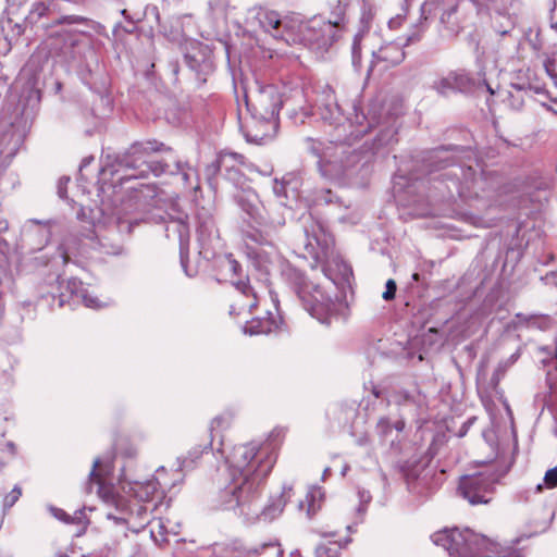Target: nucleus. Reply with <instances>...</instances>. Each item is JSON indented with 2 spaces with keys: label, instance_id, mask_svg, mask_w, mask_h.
Wrapping results in <instances>:
<instances>
[{
  "label": "nucleus",
  "instance_id": "f257e3e1",
  "mask_svg": "<svg viewBox=\"0 0 557 557\" xmlns=\"http://www.w3.org/2000/svg\"><path fill=\"white\" fill-rule=\"evenodd\" d=\"M318 108L321 119L330 125H334L337 134L327 143L307 137L305 139L306 149L318 158L317 165L322 177L329 181H339L348 168L354 166L363 158L360 151L351 149L352 141L379 124V119L374 111H370L369 115L358 112L356 106L352 107L354 117H346L344 109L330 86L323 87L318 100Z\"/></svg>",
  "mask_w": 557,
  "mask_h": 557
},
{
  "label": "nucleus",
  "instance_id": "f03ea898",
  "mask_svg": "<svg viewBox=\"0 0 557 557\" xmlns=\"http://www.w3.org/2000/svg\"><path fill=\"white\" fill-rule=\"evenodd\" d=\"M162 147L163 144L156 140L135 143L124 154L115 157L112 163L110 162V156H107L101 173L111 176L122 173L117 178L121 183L133 178H144L150 173L154 176L173 173L169 163L151 157V152L160 151Z\"/></svg>",
  "mask_w": 557,
  "mask_h": 557
},
{
  "label": "nucleus",
  "instance_id": "7ed1b4c3",
  "mask_svg": "<svg viewBox=\"0 0 557 557\" xmlns=\"http://www.w3.org/2000/svg\"><path fill=\"white\" fill-rule=\"evenodd\" d=\"M432 541L458 557H521L518 552L505 548L468 527L445 528L434 533Z\"/></svg>",
  "mask_w": 557,
  "mask_h": 557
},
{
  "label": "nucleus",
  "instance_id": "20e7f679",
  "mask_svg": "<svg viewBox=\"0 0 557 557\" xmlns=\"http://www.w3.org/2000/svg\"><path fill=\"white\" fill-rule=\"evenodd\" d=\"M283 275L292 289L295 292L304 308L315 319L325 323L334 314L336 304L319 284L308 280L298 269L287 265Z\"/></svg>",
  "mask_w": 557,
  "mask_h": 557
},
{
  "label": "nucleus",
  "instance_id": "39448f33",
  "mask_svg": "<svg viewBox=\"0 0 557 557\" xmlns=\"http://www.w3.org/2000/svg\"><path fill=\"white\" fill-rule=\"evenodd\" d=\"M231 481L219 494V506L222 510L243 508L260 494V486L269 475V466L252 473H230Z\"/></svg>",
  "mask_w": 557,
  "mask_h": 557
},
{
  "label": "nucleus",
  "instance_id": "423d86ee",
  "mask_svg": "<svg viewBox=\"0 0 557 557\" xmlns=\"http://www.w3.org/2000/svg\"><path fill=\"white\" fill-rule=\"evenodd\" d=\"M88 18L81 15H63L45 26L48 32L46 45L52 55L62 57L73 61L77 57V49L82 42V34L67 28L71 25L86 24Z\"/></svg>",
  "mask_w": 557,
  "mask_h": 557
},
{
  "label": "nucleus",
  "instance_id": "0eeeda50",
  "mask_svg": "<svg viewBox=\"0 0 557 557\" xmlns=\"http://www.w3.org/2000/svg\"><path fill=\"white\" fill-rule=\"evenodd\" d=\"M230 473H257L269 466V473L276 461L275 456L268 454L256 443L237 445L226 459Z\"/></svg>",
  "mask_w": 557,
  "mask_h": 557
},
{
  "label": "nucleus",
  "instance_id": "6e6552de",
  "mask_svg": "<svg viewBox=\"0 0 557 557\" xmlns=\"http://www.w3.org/2000/svg\"><path fill=\"white\" fill-rule=\"evenodd\" d=\"M157 473V478H152L145 482H134L128 484L127 493L129 494V496L134 497L137 500V503H135L134 505H129L124 498H120L116 502L117 509H121L122 511H129V517H116L114 518L115 522H127V520L133 517L141 519L143 512H146L148 510V507L139 505V503H149L154 497H159L160 495L163 494V490L160 491V488H164L166 486V483L161 481L163 468L158 469Z\"/></svg>",
  "mask_w": 557,
  "mask_h": 557
},
{
  "label": "nucleus",
  "instance_id": "1a4fd4ad",
  "mask_svg": "<svg viewBox=\"0 0 557 557\" xmlns=\"http://www.w3.org/2000/svg\"><path fill=\"white\" fill-rule=\"evenodd\" d=\"M246 107L251 117L268 120L265 122L263 121V136L271 135L273 132L277 131V115L281 108V98L273 86L262 88L253 101L246 99Z\"/></svg>",
  "mask_w": 557,
  "mask_h": 557
},
{
  "label": "nucleus",
  "instance_id": "9d476101",
  "mask_svg": "<svg viewBox=\"0 0 557 557\" xmlns=\"http://www.w3.org/2000/svg\"><path fill=\"white\" fill-rule=\"evenodd\" d=\"M505 474L486 470L474 474H467L460 478L459 492L470 504H487L494 492V485Z\"/></svg>",
  "mask_w": 557,
  "mask_h": 557
},
{
  "label": "nucleus",
  "instance_id": "9b49d317",
  "mask_svg": "<svg viewBox=\"0 0 557 557\" xmlns=\"http://www.w3.org/2000/svg\"><path fill=\"white\" fill-rule=\"evenodd\" d=\"M447 178V189L453 197L457 194L462 199H472L479 196L483 180L471 166H454L444 174Z\"/></svg>",
  "mask_w": 557,
  "mask_h": 557
},
{
  "label": "nucleus",
  "instance_id": "f8f14e48",
  "mask_svg": "<svg viewBox=\"0 0 557 557\" xmlns=\"http://www.w3.org/2000/svg\"><path fill=\"white\" fill-rule=\"evenodd\" d=\"M484 8L482 0H457L442 14L441 22L449 35L457 36Z\"/></svg>",
  "mask_w": 557,
  "mask_h": 557
},
{
  "label": "nucleus",
  "instance_id": "ddd939ff",
  "mask_svg": "<svg viewBox=\"0 0 557 557\" xmlns=\"http://www.w3.org/2000/svg\"><path fill=\"white\" fill-rule=\"evenodd\" d=\"M257 20L262 29L270 34L276 41L286 45L295 44L298 40L296 23L289 18H282L275 11H260Z\"/></svg>",
  "mask_w": 557,
  "mask_h": 557
},
{
  "label": "nucleus",
  "instance_id": "4468645a",
  "mask_svg": "<svg viewBox=\"0 0 557 557\" xmlns=\"http://www.w3.org/2000/svg\"><path fill=\"white\" fill-rule=\"evenodd\" d=\"M234 199L237 205L246 212L252 220L258 224L269 226L271 228H277L284 225V219L282 214L273 216L271 214L264 215L262 213V203L252 189H243L234 195Z\"/></svg>",
  "mask_w": 557,
  "mask_h": 557
},
{
  "label": "nucleus",
  "instance_id": "2eb2a0df",
  "mask_svg": "<svg viewBox=\"0 0 557 557\" xmlns=\"http://www.w3.org/2000/svg\"><path fill=\"white\" fill-rule=\"evenodd\" d=\"M343 30L333 23L320 18L311 20L300 30L302 39L315 46L317 49H327L339 37Z\"/></svg>",
  "mask_w": 557,
  "mask_h": 557
},
{
  "label": "nucleus",
  "instance_id": "dca6fc26",
  "mask_svg": "<svg viewBox=\"0 0 557 557\" xmlns=\"http://www.w3.org/2000/svg\"><path fill=\"white\" fill-rule=\"evenodd\" d=\"M333 244V237L324 230L322 224L314 223L310 232L306 230L305 248L317 261H322L329 257Z\"/></svg>",
  "mask_w": 557,
  "mask_h": 557
},
{
  "label": "nucleus",
  "instance_id": "f3484780",
  "mask_svg": "<svg viewBox=\"0 0 557 557\" xmlns=\"http://www.w3.org/2000/svg\"><path fill=\"white\" fill-rule=\"evenodd\" d=\"M61 287H64L66 292H61L60 294V306H63L67 298L82 301L86 307L92 309H98L107 305L101 302L96 296L90 295L84 287L83 282L77 278L73 277L66 282H62Z\"/></svg>",
  "mask_w": 557,
  "mask_h": 557
},
{
  "label": "nucleus",
  "instance_id": "a211bd4d",
  "mask_svg": "<svg viewBox=\"0 0 557 557\" xmlns=\"http://www.w3.org/2000/svg\"><path fill=\"white\" fill-rule=\"evenodd\" d=\"M434 89L442 96L450 92H469L474 87L473 78L463 71L450 72L447 76L436 81Z\"/></svg>",
  "mask_w": 557,
  "mask_h": 557
},
{
  "label": "nucleus",
  "instance_id": "6ab92c4d",
  "mask_svg": "<svg viewBox=\"0 0 557 557\" xmlns=\"http://www.w3.org/2000/svg\"><path fill=\"white\" fill-rule=\"evenodd\" d=\"M166 236L177 234L180 244L181 264L186 275L191 276L187 269V258L189 249L190 232L187 223L183 219L171 220L165 226Z\"/></svg>",
  "mask_w": 557,
  "mask_h": 557
},
{
  "label": "nucleus",
  "instance_id": "aec40b11",
  "mask_svg": "<svg viewBox=\"0 0 557 557\" xmlns=\"http://www.w3.org/2000/svg\"><path fill=\"white\" fill-rule=\"evenodd\" d=\"M234 163L244 165L249 171H257L255 164L248 162L243 154L237 152H222L218 160L208 166V171L215 173L221 168H224L227 173V178L235 181L236 176L238 175V171L234 169Z\"/></svg>",
  "mask_w": 557,
  "mask_h": 557
},
{
  "label": "nucleus",
  "instance_id": "412c9836",
  "mask_svg": "<svg viewBox=\"0 0 557 557\" xmlns=\"http://www.w3.org/2000/svg\"><path fill=\"white\" fill-rule=\"evenodd\" d=\"M237 292V299L231 305V314H239L243 311H251L258 305V298L249 282L237 281L233 283Z\"/></svg>",
  "mask_w": 557,
  "mask_h": 557
},
{
  "label": "nucleus",
  "instance_id": "4be33fe9",
  "mask_svg": "<svg viewBox=\"0 0 557 557\" xmlns=\"http://www.w3.org/2000/svg\"><path fill=\"white\" fill-rule=\"evenodd\" d=\"M293 492V485L284 484L282 492L277 496H272L265 507L262 509L259 519L272 521L278 519L286 503L289 500Z\"/></svg>",
  "mask_w": 557,
  "mask_h": 557
},
{
  "label": "nucleus",
  "instance_id": "5701e85b",
  "mask_svg": "<svg viewBox=\"0 0 557 557\" xmlns=\"http://www.w3.org/2000/svg\"><path fill=\"white\" fill-rule=\"evenodd\" d=\"M510 86L518 92L533 91L534 94H543L545 90L544 84L541 83L536 73L531 69L520 71L516 81Z\"/></svg>",
  "mask_w": 557,
  "mask_h": 557
},
{
  "label": "nucleus",
  "instance_id": "b1692460",
  "mask_svg": "<svg viewBox=\"0 0 557 557\" xmlns=\"http://www.w3.org/2000/svg\"><path fill=\"white\" fill-rule=\"evenodd\" d=\"M404 428L405 422L403 420L391 422L388 418L382 417L376 423L375 431L383 443H389L393 446Z\"/></svg>",
  "mask_w": 557,
  "mask_h": 557
},
{
  "label": "nucleus",
  "instance_id": "393cba45",
  "mask_svg": "<svg viewBox=\"0 0 557 557\" xmlns=\"http://www.w3.org/2000/svg\"><path fill=\"white\" fill-rule=\"evenodd\" d=\"M323 497L324 493L321 487L313 486L308 491L306 499L298 504L299 511H306L305 519L311 520L315 517L322 507Z\"/></svg>",
  "mask_w": 557,
  "mask_h": 557
},
{
  "label": "nucleus",
  "instance_id": "a878e982",
  "mask_svg": "<svg viewBox=\"0 0 557 557\" xmlns=\"http://www.w3.org/2000/svg\"><path fill=\"white\" fill-rule=\"evenodd\" d=\"M263 121L265 122L268 120L251 117V121L244 126L243 132L247 141L257 145H262L271 140L275 136L277 131L273 132L271 135H262V133H264Z\"/></svg>",
  "mask_w": 557,
  "mask_h": 557
},
{
  "label": "nucleus",
  "instance_id": "bb28decb",
  "mask_svg": "<svg viewBox=\"0 0 557 557\" xmlns=\"http://www.w3.org/2000/svg\"><path fill=\"white\" fill-rule=\"evenodd\" d=\"M374 57L389 66H395L404 61L406 54L400 44L388 42L382 46Z\"/></svg>",
  "mask_w": 557,
  "mask_h": 557
},
{
  "label": "nucleus",
  "instance_id": "cd10ccee",
  "mask_svg": "<svg viewBox=\"0 0 557 557\" xmlns=\"http://www.w3.org/2000/svg\"><path fill=\"white\" fill-rule=\"evenodd\" d=\"M57 11L54 0H42L36 1L32 4L28 15L25 17V22L34 25L39 22L44 16H48Z\"/></svg>",
  "mask_w": 557,
  "mask_h": 557
},
{
  "label": "nucleus",
  "instance_id": "c85d7f7f",
  "mask_svg": "<svg viewBox=\"0 0 557 557\" xmlns=\"http://www.w3.org/2000/svg\"><path fill=\"white\" fill-rule=\"evenodd\" d=\"M90 247L106 255H119L122 246L104 234L96 233V239H90Z\"/></svg>",
  "mask_w": 557,
  "mask_h": 557
},
{
  "label": "nucleus",
  "instance_id": "c756f323",
  "mask_svg": "<svg viewBox=\"0 0 557 557\" xmlns=\"http://www.w3.org/2000/svg\"><path fill=\"white\" fill-rule=\"evenodd\" d=\"M331 17L327 22L333 23L337 28L344 30L347 3L342 0H331L329 2Z\"/></svg>",
  "mask_w": 557,
  "mask_h": 557
},
{
  "label": "nucleus",
  "instance_id": "7c9ffc66",
  "mask_svg": "<svg viewBox=\"0 0 557 557\" xmlns=\"http://www.w3.org/2000/svg\"><path fill=\"white\" fill-rule=\"evenodd\" d=\"M184 61L190 70L197 73H207L211 70V62L203 54L199 58L197 54L188 52L184 55Z\"/></svg>",
  "mask_w": 557,
  "mask_h": 557
},
{
  "label": "nucleus",
  "instance_id": "2f4dec72",
  "mask_svg": "<svg viewBox=\"0 0 557 557\" xmlns=\"http://www.w3.org/2000/svg\"><path fill=\"white\" fill-rule=\"evenodd\" d=\"M272 331V323L268 320H252L245 325L244 332L249 335L269 334Z\"/></svg>",
  "mask_w": 557,
  "mask_h": 557
},
{
  "label": "nucleus",
  "instance_id": "473e14b6",
  "mask_svg": "<svg viewBox=\"0 0 557 557\" xmlns=\"http://www.w3.org/2000/svg\"><path fill=\"white\" fill-rule=\"evenodd\" d=\"M27 24L29 23L25 22V20L22 23H14L11 18H8L7 27L9 28V32L7 34V39L10 42L17 41L21 38V36L25 33Z\"/></svg>",
  "mask_w": 557,
  "mask_h": 557
},
{
  "label": "nucleus",
  "instance_id": "72a5a7b5",
  "mask_svg": "<svg viewBox=\"0 0 557 557\" xmlns=\"http://www.w3.org/2000/svg\"><path fill=\"white\" fill-rule=\"evenodd\" d=\"M368 32V27H363L360 29L354 37L352 46H351V58H352V64L355 66H358L361 61V46L360 42L366 34Z\"/></svg>",
  "mask_w": 557,
  "mask_h": 557
},
{
  "label": "nucleus",
  "instance_id": "f704fd0d",
  "mask_svg": "<svg viewBox=\"0 0 557 557\" xmlns=\"http://www.w3.org/2000/svg\"><path fill=\"white\" fill-rule=\"evenodd\" d=\"M287 210L285 201H269L268 205L262 206L261 211L264 215L271 214L273 216H277L278 214H282L285 220V213Z\"/></svg>",
  "mask_w": 557,
  "mask_h": 557
},
{
  "label": "nucleus",
  "instance_id": "c9c22d12",
  "mask_svg": "<svg viewBox=\"0 0 557 557\" xmlns=\"http://www.w3.org/2000/svg\"><path fill=\"white\" fill-rule=\"evenodd\" d=\"M487 10H493L499 15L507 13L512 4V0H482Z\"/></svg>",
  "mask_w": 557,
  "mask_h": 557
},
{
  "label": "nucleus",
  "instance_id": "e433bc0d",
  "mask_svg": "<svg viewBox=\"0 0 557 557\" xmlns=\"http://www.w3.org/2000/svg\"><path fill=\"white\" fill-rule=\"evenodd\" d=\"M211 445L205 446L202 450H199L198 448H194L188 453V456L185 458H178V470H184L186 468H191L195 461L201 456V454L205 451L206 448H208Z\"/></svg>",
  "mask_w": 557,
  "mask_h": 557
},
{
  "label": "nucleus",
  "instance_id": "4c0bfd02",
  "mask_svg": "<svg viewBox=\"0 0 557 557\" xmlns=\"http://www.w3.org/2000/svg\"><path fill=\"white\" fill-rule=\"evenodd\" d=\"M49 510L51 511L52 513V517L54 519H58V520H61L63 522H82V519L83 517H75L73 518L72 520L70 519V517L66 515V512L60 508H55V507H49ZM82 516H84V519H86V522H89V518H87L85 515H84V511H81L79 512Z\"/></svg>",
  "mask_w": 557,
  "mask_h": 557
},
{
  "label": "nucleus",
  "instance_id": "58836bf2",
  "mask_svg": "<svg viewBox=\"0 0 557 557\" xmlns=\"http://www.w3.org/2000/svg\"><path fill=\"white\" fill-rule=\"evenodd\" d=\"M407 486L411 493L424 495L425 475L423 478L407 476Z\"/></svg>",
  "mask_w": 557,
  "mask_h": 557
},
{
  "label": "nucleus",
  "instance_id": "ea45409f",
  "mask_svg": "<svg viewBox=\"0 0 557 557\" xmlns=\"http://www.w3.org/2000/svg\"><path fill=\"white\" fill-rule=\"evenodd\" d=\"M444 153H446L445 149L434 150L430 153L428 161L431 162L432 166L436 164V169L445 168L448 165V158L443 157Z\"/></svg>",
  "mask_w": 557,
  "mask_h": 557
},
{
  "label": "nucleus",
  "instance_id": "a19ab883",
  "mask_svg": "<svg viewBox=\"0 0 557 557\" xmlns=\"http://www.w3.org/2000/svg\"><path fill=\"white\" fill-rule=\"evenodd\" d=\"M359 506L357 507V518H362L363 513L367 511L368 504L371 502V495L368 491L359 490L358 491Z\"/></svg>",
  "mask_w": 557,
  "mask_h": 557
},
{
  "label": "nucleus",
  "instance_id": "79ce46f5",
  "mask_svg": "<svg viewBox=\"0 0 557 557\" xmlns=\"http://www.w3.org/2000/svg\"><path fill=\"white\" fill-rule=\"evenodd\" d=\"M220 267L234 275H237L242 269L240 264L231 255L221 260Z\"/></svg>",
  "mask_w": 557,
  "mask_h": 557
},
{
  "label": "nucleus",
  "instance_id": "37998d69",
  "mask_svg": "<svg viewBox=\"0 0 557 557\" xmlns=\"http://www.w3.org/2000/svg\"><path fill=\"white\" fill-rule=\"evenodd\" d=\"M166 534V524H157V529L150 530V536L159 545L166 543L169 541Z\"/></svg>",
  "mask_w": 557,
  "mask_h": 557
},
{
  "label": "nucleus",
  "instance_id": "c03bdc74",
  "mask_svg": "<svg viewBox=\"0 0 557 557\" xmlns=\"http://www.w3.org/2000/svg\"><path fill=\"white\" fill-rule=\"evenodd\" d=\"M396 136V129L393 127H387L385 129H382L380 134L376 137L377 145L384 146L388 145L393 141L394 137Z\"/></svg>",
  "mask_w": 557,
  "mask_h": 557
},
{
  "label": "nucleus",
  "instance_id": "a18cd8bd",
  "mask_svg": "<svg viewBox=\"0 0 557 557\" xmlns=\"http://www.w3.org/2000/svg\"><path fill=\"white\" fill-rule=\"evenodd\" d=\"M543 65L546 74L552 78L554 85L557 87L556 61L554 59L547 58Z\"/></svg>",
  "mask_w": 557,
  "mask_h": 557
},
{
  "label": "nucleus",
  "instance_id": "49530a36",
  "mask_svg": "<svg viewBox=\"0 0 557 557\" xmlns=\"http://www.w3.org/2000/svg\"><path fill=\"white\" fill-rule=\"evenodd\" d=\"M544 483L547 488L557 487V466L546 471Z\"/></svg>",
  "mask_w": 557,
  "mask_h": 557
},
{
  "label": "nucleus",
  "instance_id": "de8ad7c7",
  "mask_svg": "<svg viewBox=\"0 0 557 557\" xmlns=\"http://www.w3.org/2000/svg\"><path fill=\"white\" fill-rule=\"evenodd\" d=\"M317 200L320 202H323L325 205H330L333 202H338L339 198L336 195H334L331 189H324V190H321Z\"/></svg>",
  "mask_w": 557,
  "mask_h": 557
},
{
  "label": "nucleus",
  "instance_id": "09e8293b",
  "mask_svg": "<svg viewBox=\"0 0 557 557\" xmlns=\"http://www.w3.org/2000/svg\"><path fill=\"white\" fill-rule=\"evenodd\" d=\"M273 194L275 197V199L273 201H284V198H286V190H285V185L283 182H278L277 180H274Z\"/></svg>",
  "mask_w": 557,
  "mask_h": 557
},
{
  "label": "nucleus",
  "instance_id": "8fccbe9b",
  "mask_svg": "<svg viewBox=\"0 0 557 557\" xmlns=\"http://www.w3.org/2000/svg\"><path fill=\"white\" fill-rule=\"evenodd\" d=\"M22 495V491L20 487L15 486L8 495L4 497V506L5 507H12L20 496Z\"/></svg>",
  "mask_w": 557,
  "mask_h": 557
},
{
  "label": "nucleus",
  "instance_id": "3c124183",
  "mask_svg": "<svg viewBox=\"0 0 557 557\" xmlns=\"http://www.w3.org/2000/svg\"><path fill=\"white\" fill-rule=\"evenodd\" d=\"M396 289H397V286H396L395 281L392 278L388 280L386 282L385 292L382 294L383 299L386 301L394 299Z\"/></svg>",
  "mask_w": 557,
  "mask_h": 557
},
{
  "label": "nucleus",
  "instance_id": "603ef678",
  "mask_svg": "<svg viewBox=\"0 0 557 557\" xmlns=\"http://www.w3.org/2000/svg\"><path fill=\"white\" fill-rule=\"evenodd\" d=\"M174 168H175V170L172 169V166L170 165V170L173 171L172 174L181 173L184 184H188L189 176H190V173H189L190 169H188V171H187L185 169L186 166L180 162H175Z\"/></svg>",
  "mask_w": 557,
  "mask_h": 557
},
{
  "label": "nucleus",
  "instance_id": "864d4df0",
  "mask_svg": "<svg viewBox=\"0 0 557 557\" xmlns=\"http://www.w3.org/2000/svg\"><path fill=\"white\" fill-rule=\"evenodd\" d=\"M329 536L331 537V543L337 544L339 547L348 544L350 542V539L347 536H339L338 531H331L329 532Z\"/></svg>",
  "mask_w": 557,
  "mask_h": 557
},
{
  "label": "nucleus",
  "instance_id": "5fc2aeb1",
  "mask_svg": "<svg viewBox=\"0 0 557 557\" xmlns=\"http://www.w3.org/2000/svg\"><path fill=\"white\" fill-rule=\"evenodd\" d=\"M169 507V502L166 503H163V502H160L159 504H154L149 510L151 511V513L153 515L152 516V520H162V517L159 516V513L162 512V508H168Z\"/></svg>",
  "mask_w": 557,
  "mask_h": 557
},
{
  "label": "nucleus",
  "instance_id": "6e6d98bb",
  "mask_svg": "<svg viewBox=\"0 0 557 557\" xmlns=\"http://www.w3.org/2000/svg\"><path fill=\"white\" fill-rule=\"evenodd\" d=\"M315 557H336V550L326 546L320 545L315 549Z\"/></svg>",
  "mask_w": 557,
  "mask_h": 557
},
{
  "label": "nucleus",
  "instance_id": "4d7b16f0",
  "mask_svg": "<svg viewBox=\"0 0 557 557\" xmlns=\"http://www.w3.org/2000/svg\"><path fill=\"white\" fill-rule=\"evenodd\" d=\"M70 182V177H61L58 184V194L61 198L66 197V185Z\"/></svg>",
  "mask_w": 557,
  "mask_h": 557
},
{
  "label": "nucleus",
  "instance_id": "13d9d810",
  "mask_svg": "<svg viewBox=\"0 0 557 557\" xmlns=\"http://www.w3.org/2000/svg\"><path fill=\"white\" fill-rule=\"evenodd\" d=\"M418 40H420L419 35L413 34V35H411V36H408V37L406 38L405 42H404V44H400V45H401V46H403V48H404V47L409 46L410 44L416 42V41H418Z\"/></svg>",
  "mask_w": 557,
  "mask_h": 557
},
{
  "label": "nucleus",
  "instance_id": "bf43d9fd",
  "mask_svg": "<svg viewBox=\"0 0 557 557\" xmlns=\"http://www.w3.org/2000/svg\"><path fill=\"white\" fill-rule=\"evenodd\" d=\"M100 465V460L99 459H95L94 461V467L90 471V476L96 479L98 482H99V473H97L96 469L99 467Z\"/></svg>",
  "mask_w": 557,
  "mask_h": 557
},
{
  "label": "nucleus",
  "instance_id": "052dcab7",
  "mask_svg": "<svg viewBox=\"0 0 557 557\" xmlns=\"http://www.w3.org/2000/svg\"><path fill=\"white\" fill-rule=\"evenodd\" d=\"M221 422H222V418L213 419L211 422L210 431L213 432L216 426H220Z\"/></svg>",
  "mask_w": 557,
  "mask_h": 557
},
{
  "label": "nucleus",
  "instance_id": "680f3d73",
  "mask_svg": "<svg viewBox=\"0 0 557 557\" xmlns=\"http://www.w3.org/2000/svg\"><path fill=\"white\" fill-rule=\"evenodd\" d=\"M496 30L500 34V35H506L509 33V28H503V27H495Z\"/></svg>",
  "mask_w": 557,
  "mask_h": 557
},
{
  "label": "nucleus",
  "instance_id": "e2e57ef3",
  "mask_svg": "<svg viewBox=\"0 0 557 557\" xmlns=\"http://www.w3.org/2000/svg\"><path fill=\"white\" fill-rule=\"evenodd\" d=\"M91 160H92V157L84 159V160H83V162H82V164H81V170H82L84 166H86L87 164H89Z\"/></svg>",
  "mask_w": 557,
  "mask_h": 557
},
{
  "label": "nucleus",
  "instance_id": "0e129e2a",
  "mask_svg": "<svg viewBox=\"0 0 557 557\" xmlns=\"http://www.w3.org/2000/svg\"><path fill=\"white\" fill-rule=\"evenodd\" d=\"M0 446H7L8 448L13 449V444L11 442L0 443ZM10 454H13V450H10Z\"/></svg>",
  "mask_w": 557,
  "mask_h": 557
},
{
  "label": "nucleus",
  "instance_id": "69168bd1",
  "mask_svg": "<svg viewBox=\"0 0 557 557\" xmlns=\"http://www.w3.org/2000/svg\"><path fill=\"white\" fill-rule=\"evenodd\" d=\"M522 104H523V98H518V99H517L516 108H517V109H519V108H521V107H522Z\"/></svg>",
  "mask_w": 557,
  "mask_h": 557
},
{
  "label": "nucleus",
  "instance_id": "338daca9",
  "mask_svg": "<svg viewBox=\"0 0 557 557\" xmlns=\"http://www.w3.org/2000/svg\"><path fill=\"white\" fill-rule=\"evenodd\" d=\"M3 454H4V450H3V448L0 446V466H2V463H3Z\"/></svg>",
  "mask_w": 557,
  "mask_h": 557
},
{
  "label": "nucleus",
  "instance_id": "774afa93",
  "mask_svg": "<svg viewBox=\"0 0 557 557\" xmlns=\"http://www.w3.org/2000/svg\"><path fill=\"white\" fill-rule=\"evenodd\" d=\"M484 85L486 86L487 91H488L491 95H494V90H493V88H492L488 84H486V83H484Z\"/></svg>",
  "mask_w": 557,
  "mask_h": 557
}]
</instances>
